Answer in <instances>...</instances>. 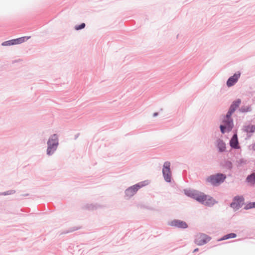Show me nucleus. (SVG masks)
Returning <instances> with one entry per match:
<instances>
[{
	"label": "nucleus",
	"mask_w": 255,
	"mask_h": 255,
	"mask_svg": "<svg viewBox=\"0 0 255 255\" xmlns=\"http://www.w3.org/2000/svg\"><path fill=\"white\" fill-rule=\"evenodd\" d=\"M253 148L255 150V143L254 144V145L253 146Z\"/></svg>",
	"instance_id": "nucleus-21"
},
{
	"label": "nucleus",
	"mask_w": 255,
	"mask_h": 255,
	"mask_svg": "<svg viewBox=\"0 0 255 255\" xmlns=\"http://www.w3.org/2000/svg\"><path fill=\"white\" fill-rule=\"evenodd\" d=\"M241 103V100L238 99L235 101L231 106L229 112L223 120L222 124L220 126L221 130L223 133L226 131L229 132L232 130L233 127V123L231 116L236 109L239 107Z\"/></svg>",
	"instance_id": "nucleus-1"
},
{
	"label": "nucleus",
	"mask_w": 255,
	"mask_h": 255,
	"mask_svg": "<svg viewBox=\"0 0 255 255\" xmlns=\"http://www.w3.org/2000/svg\"><path fill=\"white\" fill-rule=\"evenodd\" d=\"M168 225L179 228L185 229L188 227L187 224L183 221L179 220H174L168 223Z\"/></svg>",
	"instance_id": "nucleus-10"
},
{
	"label": "nucleus",
	"mask_w": 255,
	"mask_h": 255,
	"mask_svg": "<svg viewBox=\"0 0 255 255\" xmlns=\"http://www.w3.org/2000/svg\"><path fill=\"white\" fill-rule=\"evenodd\" d=\"M211 238L208 236L199 233L196 236L195 243L198 246H202L209 242Z\"/></svg>",
	"instance_id": "nucleus-7"
},
{
	"label": "nucleus",
	"mask_w": 255,
	"mask_h": 255,
	"mask_svg": "<svg viewBox=\"0 0 255 255\" xmlns=\"http://www.w3.org/2000/svg\"><path fill=\"white\" fill-rule=\"evenodd\" d=\"M230 145L233 148H238V140L237 137V135L236 134H234L232 137V139L230 142Z\"/></svg>",
	"instance_id": "nucleus-12"
},
{
	"label": "nucleus",
	"mask_w": 255,
	"mask_h": 255,
	"mask_svg": "<svg viewBox=\"0 0 255 255\" xmlns=\"http://www.w3.org/2000/svg\"><path fill=\"white\" fill-rule=\"evenodd\" d=\"M47 144V153L48 155H51L56 150L58 144L57 136L56 134L52 135L49 139Z\"/></svg>",
	"instance_id": "nucleus-3"
},
{
	"label": "nucleus",
	"mask_w": 255,
	"mask_h": 255,
	"mask_svg": "<svg viewBox=\"0 0 255 255\" xmlns=\"http://www.w3.org/2000/svg\"><path fill=\"white\" fill-rule=\"evenodd\" d=\"M185 194L206 205L211 206L215 203V201L212 198L205 195L204 193H197L191 191H185Z\"/></svg>",
	"instance_id": "nucleus-2"
},
{
	"label": "nucleus",
	"mask_w": 255,
	"mask_h": 255,
	"mask_svg": "<svg viewBox=\"0 0 255 255\" xmlns=\"http://www.w3.org/2000/svg\"><path fill=\"white\" fill-rule=\"evenodd\" d=\"M237 237V235L235 233H230L229 234L226 235L223 237V238L220 240H225L231 238H235Z\"/></svg>",
	"instance_id": "nucleus-16"
},
{
	"label": "nucleus",
	"mask_w": 255,
	"mask_h": 255,
	"mask_svg": "<svg viewBox=\"0 0 255 255\" xmlns=\"http://www.w3.org/2000/svg\"><path fill=\"white\" fill-rule=\"evenodd\" d=\"M218 147L220 151L223 152L226 149V144L223 141L220 140L218 141Z\"/></svg>",
	"instance_id": "nucleus-13"
},
{
	"label": "nucleus",
	"mask_w": 255,
	"mask_h": 255,
	"mask_svg": "<svg viewBox=\"0 0 255 255\" xmlns=\"http://www.w3.org/2000/svg\"><path fill=\"white\" fill-rule=\"evenodd\" d=\"M226 177L222 174L211 176L207 179V181L213 185H217L223 182Z\"/></svg>",
	"instance_id": "nucleus-8"
},
{
	"label": "nucleus",
	"mask_w": 255,
	"mask_h": 255,
	"mask_svg": "<svg viewBox=\"0 0 255 255\" xmlns=\"http://www.w3.org/2000/svg\"><path fill=\"white\" fill-rule=\"evenodd\" d=\"M245 130L247 132H255V126L249 125L245 127Z\"/></svg>",
	"instance_id": "nucleus-14"
},
{
	"label": "nucleus",
	"mask_w": 255,
	"mask_h": 255,
	"mask_svg": "<svg viewBox=\"0 0 255 255\" xmlns=\"http://www.w3.org/2000/svg\"><path fill=\"white\" fill-rule=\"evenodd\" d=\"M198 251V248H197V249H195V250H194V252H197Z\"/></svg>",
	"instance_id": "nucleus-19"
},
{
	"label": "nucleus",
	"mask_w": 255,
	"mask_h": 255,
	"mask_svg": "<svg viewBox=\"0 0 255 255\" xmlns=\"http://www.w3.org/2000/svg\"><path fill=\"white\" fill-rule=\"evenodd\" d=\"M248 182L250 183L251 184L254 185L255 184V173H253L249 176L247 179Z\"/></svg>",
	"instance_id": "nucleus-15"
},
{
	"label": "nucleus",
	"mask_w": 255,
	"mask_h": 255,
	"mask_svg": "<svg viewBox=\"0 0 255 255\" xmlns=\"http://www.w3.org/2000/svg\"><path fill=\"white\" fill-rule=\"evenodd\" d=\"M241 73L240 72H238L233 76L230 77L227 82V86L230 87L234 85L238 82Z\"/></svg>",
	"instance_id": "nucleus-9"
},
{
	"label": "nucleus",
	"mask_w": 255,
	"mask_h": 255,
	"mask_svg": "<svg viewBox=\"0 0 255 255\" xmlns=\"http://www.w3.org/2000/svg\"><path fill=\"white\" fill-rule=\"evenodd\" d=\"M157 114H157V113H154V114H153V116H154V117H155V116H156L157 115Z\"/></svg>",
	"instance_id": "nucleus-20"
},
{
	"label": "nucleus",
	"mask_w": 255,
	"mask_h": 255,
	"mask_svg": "<svg viewBox=\"0 0 255 255\" xmlns=\"http://www.w3.org/2000/svg\"><path fill=\"white\" fill-rule=\"evenodd\" d=\"M251 207H255V202H254V203L253 204V206H252Z\"/></svg>",
	"instance_id": "nucleus-18"
},
{
	"label": "nucleus",
	"mask_w": 255,
	"mask_h": 255,
	"mask_svg": "<svg viewBox=\"0 0 255 255\" xmlns=\"http://www.w3.org/2000/svg\"><path fill=\"white\" fill-rule=\"evenodd\" d=\"M85 27V24L84 23H82L79 25H76L75 26V28L76 30H79L84 28Z\"/></svg>",
	"instance_id": "nucleus-17"
},
{
	"label": "nucleus",
	"mask_w": 255,
	"mask_h": 255,
	"mask_svg": "<svg viewBox=\"0 0 255 255\" xmlns=\"http://www.w3.org/2000/svg\"><path fill=\"white\" fill-rule=\"evenodd\" d=\"M147 184L148 182L146 181L139 182L127 189L126 191V194L128 197H131L134 195L139 189L147 185Z\"/></svg>",
	"instance_id": "nucleus-4"
},
{
	"label": "nucleus",
	"mask_w": 255,
	"mask_h": 255,
	"mask_svg": "<svg viewBox=\"0 0 255 255\" xmlns=\"http://www.w3.org/2000/svg\"><path fill=\"white\" fill-rule=\"evenodd\" d=\"M170 162L169 161L165 162L162 169V174L164 180L168 182H171L172 173L170 170Z\"/></svg>",
	"instance_id": "nucleus-5"
},
{
	"label": "nucleus",
	"mask_w": 255,
	"mask_h": 255,
	"mask_svg": "<svg viewBox=\"0 0 255 255\" xmlns=\"http://www.w3.org/2000/svg\"><path fill=\"white\" fill-rule=\"evenodd\" d=\"M30 37V36H24L16 39H11L2 42L1 43V45L3 46H7L21 44L28 40Z\"/></svg>",
	"instance_id": "nucleus-6"
},
{
	"label": "nucleus",
	"mask_w": 255,
	"mask_h": 255,
	"mask_svg": "<svg viewBox=\"0 0 255 255\" xmlns=\"http://www.w3.org/2000/svg\"><path fill=\"white\" fill-rule=\"evenodd\" d=\"M244 198L243 197L237 196L235 197L234 201L231 203V206L234 209H238L243 204Z\"/></svg>",
	"instance_id": "nucleus-11"
}]
</instances>
